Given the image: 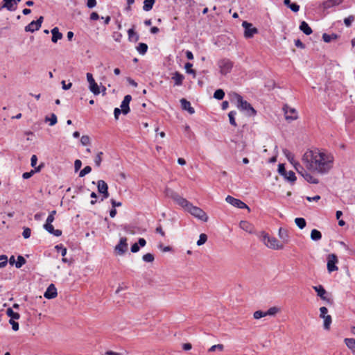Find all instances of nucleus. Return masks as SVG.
I'll use <instances>...</instances> for the list:
<instances>
[{
  "label": "nucleus",
  "mask_w": 355,
  "mask_h": 355,
  "mask_svg": "<svg viewBox=\"0 0 355 355\" xmlns=\"http://www.w3.org/2000/svg\"><path fill=\"white\" fill-rule=\"evenodd\" d=\"M334 161V157L331 153L318 149L306 150L302 158L303 166L311 174L328 173L333 168Z\"/></svg>",
  "instance_id": "f257e3e1"
},
{
  "label": "nucleus",
  "mask_w": 355,
  "mask_h": 355,
  "mask_svg": "<svg viewBox=\"0 0 355 355\" xmlns=\"http://www.w3.org/2000/svg\"><path fill=\"white\" fill-rule=\"evenodd\" d=\"M283 153L287 159L293 165L295 169L303 178L311 184H318L319 180L317 178L313 176L308 172L304 167L299 162H295L294 159V155L288 149H284Z\"/></svg>",
  "instance_id": "f03ea898"
},
{
  "label": "nucleus",
  "mask_w": 355,
  "mask_h": 355,
  "mask_svg": "<svg viewBox=\"0 0 355 355\" xmlns=\"http://www.w3.org/2000/svg\"><path fill=\"white\" fill-rule=\"evenodd\" d=\"M258 236L268 248L276 250H282L284 248V244L282 242L275 237L270 236L268 234L265 232H261L258 234Z\"/></svg>",
  "instance_id": "7ed1b4c3"
},
{
  "label": "nucleus",
  "mask_w": 355,
  "mask_h": 355,
  "mask_svg": "<svg viewBox=\"0 0 355 355\" xmlns=\"http://www.w3.org/2000/svg\"><path fill=\"white\" fill-rule=\"evenodd\" d=\"M232 96L233 98L236 101L237 107L241 110L245 112L248 116H253L256 114L255 110L248 102L244 101L241 95L236 93H233Z\"/></svg>",
  "instance_id": "20e7f679"
},
{
  "label": "nucleus",
  "mask_w": 355,
  "mask_h": 355,
  "mask_svg": "<svg viewBox=\"0 0 355 355\" xmlns=\"http://www.w3.org/2000/svg\"><path fill=\"white\" fill-rule=\"evenodd\" d=\"M187 211H189L194 217L204 222H207L208 220L207 214L200 207L191 205V207Z\"/></svg>",
  "instance_id": "39448f33"
},
{
  "label": "nucleus",
  "mask_w": 355,
  "mask_h": 355,
  "mask_svg": "<svg viewBox=\"0 0 355 355\" xmlns=\"http://www.w3.org/2000/svg\"><path fill=\"white\" fill-rule=\"evenodd\" d=\"M220 72L223 75L230 73L233 67V62L229 59L223 58L218 62Z\"/></svg>",
  "instance_id": "423d86ee"
},
{
  "label": "nucleus",
  "mask_w": 355,
  "mask_h": 355,
  "mask_svg": "<svg viewBox=\"0 0 355 355\" xmlns=\"http://www.w3.org/2000/svg\"><path fill=\"white\" fill-rule=\"evenodd\" d=\"M278 173L283 176L286 180L294 182L296 180V176L292 171H286L283 164L278 166Z\"/></svg>",
  "instance_id": "0eeeda50"
},
{
  "label": "nucleus",
  "mask_w": 355,
  "mask_h": 355,
  "mask_svg": "<svg viewBox=\"0 0 355 355\" xmlns=\"http://www.w3.org/2000/svg\"><path fill=\"white\" fill-rule=\"evenodd\" d=\"M43 19L44 17L40 16L36 21H32L30 24L25 26V31L33 33L35 31L39 30L42 26Z\"/></svg>",
  "instance_id": "6e6552de"
},
{
  "label": "nucleus",
  "mask_w": 355,
  "mask_h": 355,
  "mask_svg": "<svg viewBox=\"0 0 355 355\" xmlns=\"http://www.w3.org/2000/svg\"><path fill=\"white\" fill-rule=\"evenodd\" d=\"M338 263V258L335 254H330L327 257V270L329 272H332L338 270L336 264Z\"/></svg>",
  "instance_id": "1a4fd4ad"
},
{
  "label": "nucleus",
  "mask_w": 355,
  "mask_h": 355,
  "mask_svg": "<svg viewBox=\"0 0 355 355\" xmlns=\"http://www.w3.org/2000/svg\"><path fill=\"white\" fill-rule=\"evenodd\" d=\"M225 200L227 203L232 205V206L240 208V209H250L248 205L241 201L239 199L234 198V197L231 196H227L225 198Z\"/></svg>",
  "instance_id": "9d476101"
},
{
  "label": "nucleus",
  "mask_w": 355,
  "mask_h": 355,
  "mask_svg": "<svg viewBox=\"0 0 355 355\" xmlns=\"http://www.w3.org/2000/svg\"><path fill=\"white\" fill-rule=\"evenodd\" d=\"M87 80L89 83V90L94 94L98 95L100 94V89L97 83L95 82V80L93 78V76L90 73H87Z\"/></svg>",
  "instance_id": "9b49d317"
},
{
  "label": "nucleus",
  "mask_w": 355,
  "mask_h": 355,
  "mask_svg": "<svg viewBox=\"0 0 355 355\" xmlns=\"http://www.w3.org/2000/svg\"><path fill=\"white\" fill-rule=\"evenodd\" d=\"M283 110L284 111L285 118L287 121H293L297 119V114L295 109L285 105Z\"/></svg>",
  "instance_id": "f8f14e48"
},
{
  "label": "nucleus",
  "mask_w": 355,
  "mask_h": 355,
  "mask_svg": "<svg viewBox=\"0 0 355 355\" xmlns=\"http://www.w3.org/2000/svg\"><path fill=\"white\" fill-rule=\"evenodd\" d=\"M243 27L245 28L244 35L247 38L252 37L254 34L257 33V29L252 26V24L247 21H243L242 24Z\"/></svg>",
  "instance_id": "ddd939ff"
},
{
  "label": "nucleus",
  "mask_w": 355,
  "mask_h": 355,
  "mask_svg": "<svg viewBox=\"0 0 355 355\" xmlns=\"http://www.w3.org/2000/svg\"><path fill=\"white\" fill-rule=\"evenodd\" d=\"M98 191L99 193L103 194V198L101 200L106 199L109 197L108 187L107 183L104 180H98L97 182Z\"/></svg>",
  "instance_id": "4468645a"
},
{
  "label": "nucleus",
  "mask_w": 355,
  "mask_h": 355,
  "mask_svg": "<svg viewBox=\"0 0 355 355\" xmlns=\"http://www.w3.org/2000/svg\"><path fill=\"white\" fill-rule=\"evenodd\" d=\"M114 250L118 254L123 255L128 250L127 239L125 237L121 238Z\"/></svg>",
  "instance_id": "2eb2a0df"
},
{
  "label": "nucleus",
  "mask_w": 355,
  "mask_h": 355,
  "mask_svg": "<svg viewBox=\"0 0 355 355\" xmlns=\"http://www.w3.org/2000/svg\"><path fill=\"white\" fill-rule=\"evenodd\" d=\"M132 100V96L130 95H126L125 96L121 104V108L122 113L123 114H127L130 112V107L129 104L130 101Z\"/></svg>",
  "instance_id": "dca6fc26"
},
{
  "label": "nucleus",
  "mask_w": 355,
  "mask_h": 355,
  "mask_svg": "<svg viewBox=\"0 0 355 355\" xmlns=\"http://www.w3.org/2000/svg\"><path fill=\"white\" fill-rule=\"evenodd\" d=\"M58 295L57 289L54 284H51L46 291H45L44 296L46 299H53L55 298Z\"/></svg>",
  "instance_id": "f3484780"
},
{
  "label": "nucleus",
  "mask_w": 355,
  "mask_h": 355,
  "mask_svg": "<svg viewBox=\"0 0 355 355\" xmlns=\"http://www.w3.org/2000/svg\"><path fill=\"white\" fill-rule=\"evenodd\" d=\"M313 288L315 291L318 295L323 300H326L328 303L331 304L332 302L329 299H327L325 297V294L327 293L325 289L323 288L322 286H313Z\"/></svg>",
  "instance_id": "a211bd4d"
},
{
  "label": "nucleus",
  "mask_w": 355,
  "mask_h": 355,
  "mask_svg": "<svg viewBox=\"0 0 355 355\" xmlns=\"http://www.w3.org/2000/svg\"><path fill=\"white\" fill-rule=\"evenodd\" d=\"M177 204L184 208L186 211H188L191 206V203L187 199L178 195V198L175 200Z\"/></svg>",
  "instance_id": "6ab92c4d"
},
{
  "label": "nucleus",
  "mask_w": 355,
  "mask_h": 355,
  "mask_svg": "<svg viewBox=\"0 0 355 355\" xmlns=\"http://www.w3.org/2000/svg\"><path fill=\"white\" fill-rule=\"evenodd\" d=\"M180 103L182 110L188 111V112L191 114L195 113V110L193 107H191V103L185 98H182L180 100Z\"/></svg>",
  "instance_id": "aec40b11"
},
{
  "label": "nucleus",
  "mask_w": 355,
  "mask_h": 355,
  "mask_svg": "<svg viewBox=\"0 0 355 355\" xmlns=\"http://www.w3.org/2000/svg\"><path fill=\"white\" fill-rule=\"evenodd\" d=\"M343 1V0H327L322 3V8L324 9H329L341 4Z\"/></svg>",
  "instance_id": "412c9836"
},
{
  "label": "nucleus",
  "mask_w": 355,
  "mask_h": 355,
  "mask_svg": "<svg viewBox=\"0 0 355 355\" xmlns=\"http://www.w3.org/2000/svg\"><path fill=\"white\" fill-rule=\"evenodd\" d=\"M44 228L51 234H53L55 236H60L62 234V231L60 230H55L53 226L51 224L45 223L44 225Z\"/></svg>",
  "instance_id": "4be33fe9"
},
{
  "label": "nucleus",
  "mask_w": 355,
  "mask_h": 355,
  "mask_svg": "<svg viewBox=\"0 0 355 355\" xmlns=\"http://www.w3.org/2000/svg\"><path fill=\"white\" fill-rule=\"evenodd\" d=\"M239 227L244 231L250 233V234H252L253 233V230H254V227L253 225L249 223L248 221H246V220H241L239 223Z\"/></svg>",
  "instance_id": "5701e85b"
},
{
  "label": "nucleus",
  "mask_w": 355,
  "mask_h": 355,
  "mask_svg": "<svg viewBox=\"0 0 355 355\" xmlns=\"http://www.w3.org/2000/svg\"><path fill=\"white\" fill-rule=\"evenodd\" d=\"M52 38L51 41L53 43H56L59 40L62 38V34L59 32L58 27H55L51 30Z\"/></svg>",
  "instance_id": "b1692460"
},
{
  "label": "nucleus",
  "mask_w": 355,
  "mask_h": 355,
  "mask_svg": "<svg viewBox=\"0 0 355 355\" xmlns=\"http://www.w3.org/2000/svg\"><path fill=\"white\" fill-rule=\"evenodd\" d=\"M184 78V76L178 71H175L174 73H173L172 79L175 81V85H181Z\"/></svg>",
  "instance_id": "393cba45"
},
{
  "label": "nucleus",
  "mask_w": 355,
  "mask_h": 355,
  "mask_svg": "<svg viewBox=\"0 0 355 355\" xmlns=\"http://www.w3.org/2000/svg\"><path fill=\"white\" fill-rule=\"evenodd\" d=\"M278 234L279 238L282 239V243H287L288 242L289 236L286 230L282 227L279 228Z\"/></svg>",
  "instance_id": "a878e982"
},
{
  "label": "nucleus",
  "mask_w": 355,
  "mask_h": 355,
  "mask_svg": "<svg viewBox=\"0 0 355 355\" xmlns=\"http://www.w3.org/2000/svg\"><path fill=\"white\" fill-rule=\"evenodd\" d=\"M300 29L306 35H309L312 33V29L309 26V24L304 21L301 22L300 25Z\"/></svg>",
  "instance_id": "bb28decb"
},
{
  "label": "nucleus",
  "mask_w": 355,
  "mask_h": 355,
  "mask_svg": "<svg viewBox=\"0 0 355 355\" xmlns=\"http://www.w3.org/2000/svg\"><path fill=\"white\" fill-rule=\"evenodd\" d=\"M2 8H6L9 11H14L16 10V6L12 3V0H3Z\"/></svg>",
  "instance_id": "cd10ccee"
},
{
  "label": "nucleus",
  "mask_w": 355,
  "mask_h": 355,
  "mask_svg": "<svg viewBox=\"0 0 355 355\" xmlns=\"http://www.w3.org/2000/svg\"><path fill=\"white\" fill-rule=\"evenodd\" d=\"M284 3L295 12L300 10V6L295 3H291V0H284Z\"/></svg>",
  "instance_id": "c85d7f7f"
},
{
  "label": "nucleus",
  "mask_w": 355,
  "mask_h": 355,
  "mask_svg": "<svg viewBox=\"0 0 355 355\" xmlns=\"http://www.w3.org/2000/svg\"><path fill=\"white\" fill-rule=\"evenodd\" d=\"M344 342L346 346L352 351L353 353H355V339L354 338H345Z\"/></svg>",
  "instance_id": "c756f323"
},
{
  "label": "nucleus",
  "mask_w": 355,
  "mask_h": 355,
  "mask_svg": "<svg viewBox=\"0 0 355 355\" xmlns=\"http://www.w3.org/2000/svg\"><path fill=\"white\" fill-rule=\"evenodd\" d=\"M155 2V0H144L143 10L146 12L150 11L153 8Z\"/></svg>",
  "instance_id": "7c9ffc66"
},
{
  "label": "nucleus",
  "mask_w": 355,
  "mask_h": 355,
  "mask_svg": "<svg viewBox=\"0 0 355 355\" xmlns=\"http://www.w3.org/2000/svg\"><path fill=\"white\" fill-rule=\"evenodd\" d=\"M322 238V234L318 230L313 229L311 232V239L313 241H317L320 240Z\"/></svg>",
  "instance_id": "2f4dec72"
},
{
  "label": "nucleus",
  "mask_w": 355,
  "mask_h": 355,
  "mask_svg": "<svg viewBox=\"0 0 355 355\" xmlns=\"http://www.w3.org/2000/svg\"><path fill=\"white\" fill-rule=\"evenodd\" d=\"M166 196L173 199L174 200L178 198V195L176 192H175L173 189L166 188L164 191Z\"/></svg>",
  "instance_id": "473e14b6"
},
{
  "label": "nucleus",
  "mask_w": 355,
  "mask_h": 355,
  "mask_svg": "<svg viewBox=\"0 0 355 355\" xmlns=\"http://www.w3.org/2000/svg\"><path fill=\"white\" fill-rule=\"evenodd\" d=\"M45 121L46 122L49 121V125L51 126H53L57 123V121H58L57 116L55 114L53 113L51 114L50 117H49V116L45 117Z\"/></svg>",
  "instance_id": "72a5a7b5"
},
{
  "label": "nucleus",
  "mask_w": 355,
  "mask_h": 355,
  "mask_svg": "<svg viewBox=\"0 0 355 355\" xmlns=\"http://www.w3.org/2000/svg\"><path fill=\"white\" fill-rule=\"evenodd\" d=\"M295 223L297 225V226L301 230L304 228L306 225V220L303 218H296L295 219Z\"/></svg>",
  "instance_id": "f704fd0d"
},
{
  "label": "nucleus",
  "mask_w": 355,
  "mask_h": 355,
  "mask_svg": "<svg viewBox=\"0 0 355 355\" xmlns=\"http://www.w3.org/2000/svg\"><path fill=\"white\" fill-rule=\"evenodd\" d=\"M137 50L140 54L144 55L148 50V46L145 43H139L137 46Z\"/></svg>",
  "instance_id": "c9c22d12"
},
{
  "label": "nucleus",
  "mask_w": 355,
  "mask_h": 355,
  "mask_svg": "<svg viewBox=\"0 0 355 355\" xmlns=\"http://www.w3.org/2000/svg\"><path fill=\"white\" fill-rule=\"evenodd\" d=\"M6 314L8 316L10 317L12 320H18L20 317L19 314L18 313L14 312L11 308H8L6 310Z\"/></svg>",
  "instance_id": "e433bc0d"
},
{
  "label": "nucleus",
  "mask_w": 355,
  "mask_h": 355,
  "mask_svg": "<svg viewBox=\"0 0 355 355\" xmlns=\"http://www.w3.org/2000/svg\"><path fill=\"white\" fill-rule=\"evenodd\" d=\"M338 35L336 34L329 35L324 33L322 35V39L325 42H330L331 41L337 39Z\"/></svg>",
  "instance_id": "4c0bfd02"
},
{
  "label": "nucleus",
  "mask_w": 355,
  "mask_h": 355,
  "mask_svg": "<svg viewBox=\"0 0 355 355\" xmlns=\"http://www.w3.org/2000/svg\"><path fill=\"white\" fill-rule=\"evenodd\" d=\"M128 38L130 40H134L137 41L139 40V35L135 32L133 28H130L128 31Z\"/></svg>",
  "instance_id": "58836bf2"
},
{
  "label": "nucleus",
  "mask_w": 355,
  "mask_h": 355,
  "mask_svg": "<svg viewBox=\"0 0 355 355\" xmlns=\"http://www.w3.org/2000/svg\"><path fill=\"white\" fill-rule=\"evenodd\" d=\"M324 319V329H329L330 325L331 324L332 320L331 315H327L323 318Z\"/></svg>",
  "instance_id": "ea45409f"
},
{
  "label": "nucleus",
  "mask_w": 355,
  "mask_h": 355,
  "mask_svg": "<svg viewBox=\"0 0 355 355\" xmlns=\"http://www.w3.org/2000/svg\"><path fill=\"white\" fill-rule=\"evenodd\" d=\"M236 114V111H231L228 114V116H229V119H230V123L231 125H232L234 127H236L237 125V124L236 123V121H235V115Z\"/></svg>",
  "instance_id": "a19ab883"
},
{
  "label": "nucleus",
  "mask_w": 355,
  "mask_h": 355,
  "mask_svg": "<svg viewBox=\"0 0 355 355\" xmlns=\"http://www.w3.org/2000/svg\"><path fill=\"white\" fill-rule=\"evenodd\" d=\"M225 96V92L223 89H218L215 91L214 97L218 100H222Z\"/></svg>",
  "instance_id": "79ce46f5"
},
{
  "label": "nucleus",
  "mask_w": 355,
  "mask_h": 355,
  "mask_svg": "<svg viewBox=\"0 0 355 355\" xmlns=\"http://www.w3.org/2000/svg\"><path fill=\"white\" fill-rule=\"evenodd\" d=\"M40 171V166L36 168L35 170H31L30 172L24 173L22 177L24 179H28L33 176L35 172H38Z\"/></svg>",
  "instance_id": "37998d69"
},
{
  "label": "nucleus",
  "mask_w": 355,
  "mask_h": 355,
  "mask_svg": "<svg viewBox=\"0 0 355 355\" xmlns=\"http://www.w3.org/2000/svg\"><path fill=\"white\" fill-rule=\"evenodd\" d=\"M25 263L26 259L22 256H18L15 266L17 268H20Z\"/></svg>",
  "instance_id": "c03bdc74"
},
{
  "label": "nucleus",
  "mask_w": 355,
  "mask_h": 355,
  "mask_svg": "<svg viewBox=\"0 0 355 355\" xmlns=\"http://www.w3.org/2000/svg\"><path fill=\"white\" fill-rule=\"evenodd\" d=\"M58 252H60L62 257H64L67 254V248H64L62 245H58L55 247Z\"/></svg>",
  "instance_id": "a18cd8bd"
},
{
  "label": "nucleus",
  "mask_w": 355,
  "mask_h": 355,
  "mask_svg": "<svg viewBox=\"0 0 355 355\" xmlns=\"http://www.w3.org/2000/svg\"><path fill=\"white\" fill-rule=\"evenodd\" d=\"M224 349V346L222 344H218V345H214L213 346H211L209 349V352H215L216 350H218V351H223Z\"/></svg>",
  "instance_id": "49530a36"
},
{
  "label": "nucleus",
  "mask_w": 355,
  "mask_h": 355,
  "mask_svg": "<svg viewBox=\"0 0 355 355\" xmlns=\"http://www.w3.org/2000/svg\"><path fill=\"white\" fill-rule=\"evenodd\" d=\"M193 64L190 62H187L185 64L184 68L187 73L193 74V76H196V71L193 69H191Z\"/></svg>",
  "instance_id": "de8ad7c7"
},
{
  "label": "nucleus",
  "mask_w": 355,
  "mask_h": 355,
  "mask_svg": "<svg viewBox=\"0 0 355 355\" xmlns=\"http://www.w3.org/2000/svg\"><path fill=\"white\" fill-rule=\"evenodd\" d=\"M207 240V236L205 234H201L199 236L198 241H197V245L199 246L202 245L204 243H205Z\"/></svg>",
  "instance_id": "09e8293b"
},
{
  "label": "nucleus",
  "mask_w": 355,
  "mask_h": 355,
  "mask_svg": "<svg viewBox=\"0 0 355 355\" xmlns=\"http://www.w3.org/2000/svg\"><path fill=\"white\" fill-rule=\"evenodd\" d=\"M92 171V168L89 166H85L83 170H81L79 173V177L82 178L89 173Z\"/></svg>",
  "instance_id": "8fccbe9b"
},
{
  "label": "nucleus",
  "mask_w": 355,
  "mask_h": 355,
  "mask_svg": "<svg viewBox=\"0 0 355 355\" xmlns=\"http://www.w3.org/2000/svg\"><path fill=\"white\" fill-rule=\"evenodd\" d=\"M279 311L277 307L273 306L270 308L267 311H265L266 315H275Z\"/></svg>",
  "instance_id": "3c124183"
},
{
  "label": "nucleus",
  "mask_w": 355,
  "mask_h": 355,
  "mask_svg": "<svg viewBox=\"0 0 355 355\" xmlns=\"http://www.w3.org/2000/svg\"><path fill=\"white\" fill-rule=\"evenodd\" d=\"M145 262H153L154 261V255L151 253H147L142 257Z\"/></svg>",
  "instance_id": "603ef678"
},
{
  "label": "nucleus",
  "mask_w": 355,
  "mask_h": 355,
  "mask_svg": "<svg viewBox=\"0 0 355 355\" xmlns=\"http://www.w3.org/2000/svg\"><path fill=\"white\" fill-rule=\"evenodd\" d=\"M102 155H103V153L99 152L94 158V163H95L96 166L98 167L100 166L101 163L102 162V158H101Z\"/></svg>",
  "instance_id": "864d4df0"
},
{
  "label": "nucleus",
  "mask_w": 355,
  "mask_h": 355,
  "mask_svg": "<svg viewBox=\"0 0 355 355\" xmlns=\"http://www.w3.org/2000/svg\"><path fill=\"white\" fill-rule=\"evenodd\" d=\"M354 21V17L353 15H350L344 19V23L347 27H349Z\"/></svg>",
  "instance_id": "5fc2aeb1"
},
{
  "label": "nucleus",
  "mask_w": 355,
  "mask_h": 355,
  "mask_svg": "<svg viewBox=\"0 0 355 355\" xmlns=\"http://www.w3.org/2000/svg\"><path fill=\"white\" fill-rule=\"evenodd\" d=\"M80 142H81L82 145H83V146L89 144V143H90L89 137L87 135L82 136L80 138Z\"/></svg>",
  "instance_id": "6e6d98bb"
},
{
  "label": "nucleus",
  "mask_w": 355,
  "mask_h": 355,
  "mask_svg": "<svg viewBox=\"0 0 355 355\" xmlns=\"http://www.w3.org/2000/svg\"><path fill=\"white\" fill-rule=\"evenodd\" d=\"M31 230L29 227H24L22 232V236L24 239H28L31 236Z\"/></svg>",
  "instance_id": "4d7b16f0"
},
{
  "label": "nucleus",
  "mask_w": 355,
  "mask_h": 355,
  "mask_svg": "<svg viewBox=\"0 0 355 355\" xmlns=\"http://www.w3.org/2000/svg\"><path fill=\"white\" fill-rule=\"evenodd\" d=\"M253 316L255 319H260L263 317H265L266 313H265V312H263L262 311H257L254 313Z\"/></svg>",
  "instance_id": "13d9d810"
},
{
  "label": "nucleus",
  "mask_w": 355,
  "mask_h": 355,
  "mask_svg": "<svg viewBox=\"0 0 355 355\" xmlns=\"http://www.w3.org/2000/svg\"><path fill=\"white\" fill-rule=\"evenodd\" d=\"M8 262L7 257L1 255L0 256V268H4Z\"/></svg>",
  "instance_id": "bf43d9fd"
},
{
  "label": "nucleus",
  "mask_w": 355,
  "mask_h": 355,
  "mask_svg": "<svg viewBox=\"0 0 355 355\" xmlns=\"http://www.w3.org/2000/svg\"><path fill=\"white\" fill-rule=\"evenodd\" d=\"M327 312H328V310L326 307L324 306H322L320 308V317L323 318H324L325 316H327Z\"/></svg>",
  "instance_id": "052dcab7"
},
{
  "label": "nucleus",
  "mask_w": 355,
  "mask_h": 355,
  "mask_svg": "<svg viewBox=\"0 0 355 355\" xmlns=\"http://www.w3.org/2000/svg\"><path fill=\"white\" fill-rule=\"evenodd\" d=\"M15 319H10L9 322L12 325V328L14 331H17L19 329V324L18 322L14 320Z\"/></svg>",
  "instance_id": "680f3d73"
},
{
  "label": "nucleus",
  "mask_w": 355,
  "mask_h": 355,
  "mask_svg": "<svg viewBox=\"0 0 355 355\" xmlns=\"http://www.w3.org/2000/svg\"><path fill=\"white\" fill-rule=\"evenodd\" d=\"M82 166V162L80 159H76L74 162L75 171H78Z\"/></svg>",
  "instance_id": "e2e57ef3"
},
{
  "label": "nucleus",
  "mask_w": 355,
  "mask_h": 355,
  "mask_svg": "<svg viewBox=\"0 0 355 355\" xmlns=\"http://www.w3.org/2000/svg\"><path fill=\"white\" fill-rule=\"evenodd\" d=\"M96 5V0H87V6L89 8H92Z\"/></svg>",
  "instance_id": "0e129e2a"
},
{
  "label": "nucleus",
  "mask_w": 355,
  "mask_h": 355,
  "mask_svg": "<svg viewBox=\"0 0 355 355\" xmlns=\"http://www.w3.org/2000/svg\"><path fill=\"white\" fill-rule=\"evenodd\" d=\"M61 83H62V89L64 90H67V89H70L71 87V86H72V83H68L67 85L64 80H62L61 82Z\"/></svg>",
  "instance_id": "69168bd1"
},
{
  "label": "nucleus",
  "mask_w": 355,
  "mask_h": 355,
  "mask_svg": "<svg viewBox=\"0 0 355 355\" xmlns=\"http://www.w3.org/2000/svg\"><path fill=\"white\" fill-rule=\"evenodd\" d=\"M139 250V246L138 243H135L131 246V252L132 253H136Z\"/></svg>",
  "instance_id": "338daca9"
},
{
  "label": "nucleus",
  "mask_w": 355,
  "mask_h": 355,
  "mask_svg": "<svg viewBox=\"0 0 355 355\" xmlns=\"http://www.w3.org/2000/svg\"><path fill=\"white\" fill-rule=\"evenodd\" d=\"M121 113H122L121 109H119L118 107H116L114 109V115L115 119H119V116L121 114Z\"/></svg>",
  "instance_id": "774afa93"
}]
</instances>
